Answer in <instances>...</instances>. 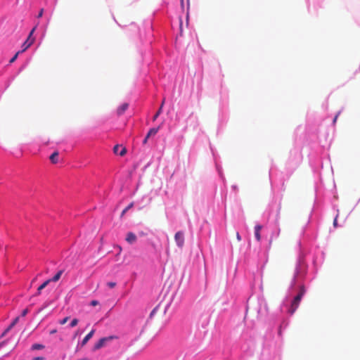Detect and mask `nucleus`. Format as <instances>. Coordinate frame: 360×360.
Here are the masks:
<instances>
[{"instance_id": "nucleus-25", "label": "nucleus", "mask_w": 360, "mask_h": 360, "mask_svg": "<svg viewBox=\"0 0 360 360\" xmlns=\"http://www.w3.org/2000/svg\"><path fill=\"white\" fill-rule=\"evenodd\" d=\"M28 311H29L28 309H25L24 310H22V311L21 313V316H25L27 314Z\"/></svg>"}, {"instance_id": "nucleus-36", "label": "nucleus", "mask_w": 360, "mask_h": 360, "mask_svg": "<svg viewBox=\"0 0 360 360\" xmlns=\"http://www.w3.org/2000/svg\"><path fill=\"white\" fill-rule=\"evenodd\" d=\"M182 22H180V27H181Z\"/></svg>"}, {"instance_id": "nucleus-14", "label": "nucleus", "mask_w": 360, "mask_h": 360, "mask_svg": "<svg viewBox=\"0 0 360 360\" xmlns=\"http://www.w3.org/2000/svg\"><path fill=\"white\" fill-rule=\"evenodd\" d=\"M304 288H301L300 292L295 297L294 300L300 303V301L304 294Z\"/></svg>"}, {"instance_id": "nucleus-16", "label": "nucleus", "mask_w": 360, "mask_h": 360, "mask_svg": "<svg viewBox=\"0 0 360 360\" xmlns=\"http://www.w3.org/2000/svg\"><path fill=\"white\" fill-rule=\"evenodd\" d=\"M58 153L57 151L54 152L50 156V160L52 163L56 164L58 162Z\"/></svg>"}, {"instance_id": "nucleus-13", "label": "nucleus", "mask_w": 360, "mask_h": 360, "mask_svg": "<svg viewBox=\"0 0 360 360\" xmlns=\"http://www.w3.org/2000/svg\"><path fill=\"white\" fill-rule=\"evenodd\" d=\"M49 283V281H45L41 285H40L38 288H37V291L35 294L36 296H39L41 292V290L45 288Z\"/></svg>"}, {"instance_id": "nucleus-35", "label": "nucleus", "mask_w": 360, "mask_h": 360, "mask_svg": "<svg viewBox=\"0 0 360 360\" xmlns=\"http://www.w3.org/2000/svg\"><path fill=\"white\" fill-rule=\"evenodd\" d=\"M164 103H165V99H163V101H162V104H161V105H160V106H162V108L163 107Z\"/></svg>"}, {"instance_id": "nucleus-8", "label": "nucleus", "mask_w": 360, "mask_h": 360, "mask_svg": "<svg viewBox=\"0 0 360 360\" xmlns=\"http://www.w3.org/2000/svg\"><path fill=\"white\" fill-rule=\"evenodd\" d=\"M129 104L127 103H124L122 104L117 110V114L118 115H122L128 108Z\"/></svg>"}, {"instance_id": "nucleus-29", "label": "nucleus", "mask_w": 360, "mask_h": 360, "mask_svg": "<svg viewBox=\"0 0 360 360\" xmlns=\"http://www.w3.org/2000/svg\"><path fill=\"white\" fill-rule=\"evenodd\" d=\"M340 112H338L334 117L333 119V124H335L338 120V115H339Z\"/></svg>"}, {"instance_id": "nucleus-6", "label": "nucleus", "mask_w": 360, "mask_h": 360, "mask_svg": "<svg viewBox=\"0 0 360 360\" xmlns=\"http://www.w3.org/2000/svg\"><path fill=\"white\" fill-rule=\"evenodd\" d=\"M35 30H36V27H33V29L30 32V34H29L27 39H26V42L27 43V47H30L34 41V38L32 37V34H33L34 32L35 31Z\"/></svg>"}, {"instance_id": "nucleus-3", "label": "nucleus", "mask_w": 360, "mask_h": 360, "mask_svg": "<svg viewBox=\"0 0 360 360\" xmlns=\"http://www.w3.org/2000/svg\"><path fill=\"white\" fill-rule=\"evenodd\" d=\"M19 317H16L12 323L9 325V326L3 332L1 335V338H4L18 322Z\"/></svg>"}, {"instance_id": "nucleus-30", "label": "nucleus", "mask_w": 360, "mask_h": 360, "mask_svg": "<svg viewBox=\"0 0 360 360\" xmlns=\"http://www.w3.org/2000/svg\"><path fill=\"white\" fill-rule=\"evenodd\" d=\"M148 139H149V137H148V136L146 135V136L145 137V139L143 141V143L146 144L147 143Z\"/></svg>"}, {"instance_id": "nucleus-9", "label": "nucleus", "mask_w": 360, "mask_h": 360, "mask_svg": "<svg viewBox=\"0 0 360 360\" xmlns=\"http://www.w3.org/2000/svg\"><path fill=\"white\" fill-rule=\"evenodd\" d=\"M262 229V226L257 224L255 226V236L257 241H260L261 240V235H260V231Z\"/></svg>"}, {"instance_id": "nucleus-31", "label": "nucleus", "mask_w": 360, "mask_h": 360, "mask_svg": "<svg viewBox=\"0 0 360 360\" xmlns=\"http://www.w3.org/2000/svg\"><path fill=\"white\" fill-rule=\"evenodd\" d=\"M33 360H44L43 357H35L33 359Z\"/></svg>"}, {"instance_id": "nucleus-18", "label": "nucleus", "mask_w": 360, "mask_h": 360, "mask_svg": "<svg viewBox=\"0 0 360 360\" xmlns=\"http://www.w3.org/2000/svg\"><path fill=\"white\" fill-rule=\"evenodd\" d=\"M78 322H79V321H78V319H72V321H71V323H70V326L71 328H73V327H75V326H76L77 325Z\"/></svg>"}, {"instance_id": "nucleus-33", "label": "nucleus", "mask_w": 360, "mask_h": 360, "mask_svg": "<svg viewBox=\"0 0 360 360\" xmlns=\"http://www.w3.org/2000/svg\"><path fill=\"white\" fill-rule=\"evenodd\" d=\"M333 224L335 226H337V219L336 218L334 219Z\"/></svg>"}, {"instance_id": "nucleus-17", "label": "nucleus", "mask_w": 360, "mask_h": 360, "mask_svg": "<svg viewBox=\"0 0 360 360\" xmlns=\"http://www.w3.org/2000/svg\"><path fill=\"white\" fill-rule=\"evenodd\" d=\"M44 348V345L41 344H34L32 346V350L42 349Z\"/></svg>"}, {"instance_id": "nucleus-15", "label": "nucleus", "mask_w": 360, "mask_h": 360, "mask_svg": "<svg viewBox=\"0 0 360 360\" xmlns=\"http://www.w3.org/2000/svg\"><path fill=\"white\" fill-rule=\"evenodd\" d=\"M159 129H160V127H157V128H151V129L148 131V134H147L148 137H149V138H150V136H155V135L158 133V131H159Z\"/></svg>"}, {"instance_id": "nucleus-10", "label": "nucleus", "mask_w": 360, "mask_h": 360, "mask_svg": "<svg viewBox=\"0 0 360 360\" xmlns=\"http://www.w3.org/2000/svg\"><path fill=\"white\" fill-rule=\"evenodd\" d=\"M299 305H300V303L293 300L291 303L290 307L288 310V312L290 314H293L295 312V311L297 310V309L298 308Z\"/></svg>"}, {"instance_id": "nucleus-21", "label": "nucleus", "mask_w": 360, "mask_h": 360, "mask_svg": "<svg viewBox=\"0 0 360 360\" xmlns=\"http://www.w3.org/2000/svg\"><path fill=\"white\" fill-rule=\"evenodd\" d=\"M68 319H69V317H68V316H66V317H65L64 319H63L62 320H60V321H59V323H60V324H61V325H64L65 323H67V321H68Z\"/></svg>"}, {"instance_id": "nucleus-4", "label": "nucleus", "mask_w": 360, "mask_h": 360, "mask_svg": "<svg viewBox=\"0 0 360 360\" xmlns=\"http://www.w3.org/2000/svg\"><path fill=\"white\" fill-rule=\"evenodd\" d=\"M136 239H137L136 236L134 233H132V232L127 233V236H126V241L128 243L133 244L136 241Z\"/></svg>"}, {"instance_id": "nucleus-27", "label": "nucleus", "mask_w": 360, "mask_h": 360, "mask_svg": "<svg viewBox=\"0 0 360 360\" xmlns=\"http://www.w3.org/2000/svg\"><path fill=\"white\" fill-rule=\"evenodd\" d=\"M43 13H44V8H41V9L40 10V11L39 12V13H38L37 18H41V17H42Z\"/></svg>"}, {"instance_id": "nucleus-28", "label": "nucleus", "mask_w": 360, "mask_h": 360, "mask_svg": "<svg viewBox=\"0 0 360 360\" xmlns=\"http://www.w3.org/2000/svg\"><path fill=\"white\" fill-rule=\"evenodd\" d=\"M236 238H237V240H238V241H240V240H241V237H240V234H239V233H238V232H237V233H236Z\"/></svg>"}, {"instance_id": "nucleus-22", "label": "nucleus", "mask_w": 360, "mask_h": 360, "mask_svg": "<svg viewBox=\"0 0 360 360\" xmlns=\"http://www.w3.org/2000/svg\"><path fill=\"white\" fill-rule=\"evenodd\" d=\"M117 283L115 282H108L107 283V285L110 288H113L116 286Z\"/></svg>"}, {"instance_id": "nucleus-34", "label": "nucleus", "mask_w": 360, "mask_h": 360, "mask_svg": "<svg viewBox=\"0 0 360 360\" xmlns=\"http://www.w3.org/2000/svg\"><path fill=\"white\" fill-rule=\"evenodd\" d=\"M5 342H2L0 343V347H1L4 345Z\"/></svg>"}, {"instance_id": "nucleus-23", "label": "nucleus", "mask_w": 360, "mask_h": 360, "mask_svg": "<svg viewBox=\"0 0 360 360\" xmlns=\"http://www.w3.org/2000/svg\"><path fill=\"white\" fill-rule=\"evenodd\" d=\"M27 43L26 42V41L23 43L22 47V51H20L21 53L26 51L29 47H27Z\"/></svg>"}, {"instance_id": "nucleus-26", "label": "nucleus", "mask_w": 360, "mask_h": 360, "mask_svg": "<svg viewBox=\"0 0 360 360\" xmlns=\"http://www.w3.org/2000/svg\"><path fill=\"white\" fill-rule=\"evenodd\" d=\"M90 304L93 307H95L98 304V302L97 300H92Z\"/></svg>"}, {"instance_id": "nucleus-19", "label": "nucleus", "mask_w": 360, "mask_h": 360, "mask_svg": "<svg viewBox=\"0 0 360 360\" xmlns=\"http://www.w3.org/2000/svg\"><path fill=\"white\" fill-rule=\"evenodd\" d=\"M161 112H162V106L160 107L158 112L153 116V120H155L158 117V116L160 115Z\"/></svg>"}, {"instance_id": "nucleus-7", "label": "nucleus", "mask_w": 360, "mask_h": 360, "mask_svg": "<svg viewBox=\"0 0 360 360\" xmlns=\"http://www.w3.org/2000/svg\"><path fill=\"white\" fill-rule=\"evenodd\" d=\"M95 333V330L92 329L82 340V346H84L87 342L93 337L94 334Z\"/></svg>"}, {"instance_id": "nucleus-2", "label": "nucleus", "mask_w": 360, "mask_h": 360, "mask_svg": "<svg viewBox=\"0 0 360 360\" xmlns=\"http://www.w3.org/2000/svg\"><path fill=\"white\" fill-rule=\"evenodd\" d=\"M174 240L178 247L182 248L184 245V233L183 231H178L175 233Z\"/></svg>"}, {"instance_id": "nucleus-5", "label": "nucleus", "mask_w": 360, "mask_h": 360, "mask_svg": "<svg viewBox=\"0 0 360 360\" xmlns=\"http://www.w3.org/2000/svg\"><path fill=\"white\" fill-rule=\"evenodd\" d=\"M35 30H36V27H33V29L30 32V34H29L27 39H26V42L27 43V47H30L34 41V38L32 37V34H33L34 32L35 31Z\"/></svg>"}, {"instance_id": "nucleus-12", "label": "nucleus", "mask_w": 360, "mask_h": 360, "mask_svg": "<svg viewBox=\"0 0 360 360\" xmlns=\"http://www.w3.org/2000/svg\"><path fill=\"white\" fill-rule=\"evenodd\" d=\"M63 272H64L63 270L58 271L52 278L48 279L47 281H49V283L50 282H57L60 278Z\"/></svg>"}, {"instance_id": "nucleus-1", "label": "nucleus", "mask_w": 360, "mask_h": 360, "mask_svg": "<svg viewBox=\"0 0 360 360\" xmlns=\"http://www.w3.org/2000/svg\"><path fill=\"white\" fill-rule=\"evenodd\" d=\"M117 338L115 335L102 338L94 345L93 349L94 351L98 350L104 347L108 342Z\"/></svg>"}, {"instance_id": "nucleus-11", "label": "nucleus", "mask_w": 360, "mask_h": 360, "mask_svg": "<svg viewBox=\"0 0 360 360\" xmlns=\"http://www.w3.org/2000/svg\"><path fill=\"white\" fill-rule=\"evenodd\" d=\"M120 146L119 145L115 146L113 148V151L115 154H119L120 156H124L127 153V150L123 147L122 148L121 150L118 152V149H120Z\"/></svg>"}, {"instance_id": "nucleus-32", "label": "nucleus", "mask_w": 360, "mask_h": 360, "mask_svg": "<svg viewBox=\"0 0 360 360\" xmlns=\"http://www.w3.org/2000/svg\"><path fill=\"white\" fill-rule=\"evenodd\" d=\"M57 332L56 329H53L52 330L50 331V334H54Z\"/></svg>"}, {"instance_id": "nucleus-20", "label": "nucleus", "mask_w": 360, "mask_h": 360, "mask_svg": "<svg viewBox=\"0 0 360 360\" xmlns=\"http://www.w3.org/2000/svg\"><path fill=\"white\" fill-rule=\"evenodd\" d=\"M21 52L19 51H18L14 56L10 60V63H13L18 58L19 53H20Z\"/></svg>"}, {"instance_id": "nucleus-24", "label": "nucleus", "mask_w": 360, "mask_h": 360, "mask_svg": "<svg viewBox=\"0 0 360 360\" xmlns=\"http://www.w3.org/2000/svg\"><path fill=\"white\" fill-rule=\"evenodd\" d=\"M131 207H132V204L129 205L124 210H123V211L122 212L121 216L122 217L127 212V210L129 209H130Z\"/></svg>"}]
</instances>
